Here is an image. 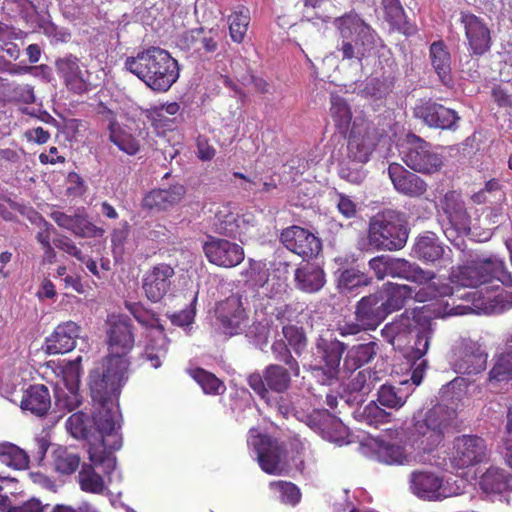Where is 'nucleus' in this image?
Wrapping results in <instances>:
<instances>
[{
	"mask_svg": "<svg viewBox=\"0 0 512 512\" xmlns=\"http://www.w3.org/2000/svg\"><path fill=\"white\" fill-rule=\"evenodd\" d=\"M438 222L446 238L457 246L464 236L474 237L472 218L460 194L450 191L445 194L438 211Z\"/></svg>",
	"mask_w": 512,
	"mask_h": 512,
	"instance_id": "11",
	"label": "nucleus"
},
{
	"mask_svg": "<svg viewBox=\"0 0 512 512\" xmlns=\"http://www.w3.org/2000/svg\"><path fill=\"white\" fill-rule=\"evenodd\" d=\"M415 293L411 286L393 282L383 284L381 289L376 292L381 296V302L387 315L402 309Z\"/></svg>",
	"mask_w": 512,
	"mask_h": 512,
	"instance_id": "35",
	"label": "nucleus"
},
{
	"mask_svg": "<svg viewBox=\"0 0 512 512\" xmlns=\"http://www.w3.org/2000/svg\"><path fill=\"white\" fill-rule=\"evenodd\" d=\"M51 407L49 390L44 385H32L24 393L21 408L36 416H43Z\"/></svg>",
	"mask_w": 512,
	"mask_h": 512,
	"instance_id": "40",
	"label": "nucleus"
},
{
	"mask_svg": "<svg viewBox=\"0 0 512 512\" xmlns=\"http://www.w3.org/2000/svg\"><path fill=\"white\" fill-rule=\"evenodd\" d=\"M124 68L157 93L167 92L180 76L178 61L168 51L155 46L127 57Z\"/></svg>",
	"mask_w": 512,
	"mask_h": 512,
	"instance_id": "4",
	"label": "nucleus"
},
{
	"mask_svg": "<svg viewBox=\"0 0 512 512\" xmlns=\"http://www.w3.org/2000/svg\"><path fill=\"white\" fill-rule=\"evenodd\" d=\"M411 492L422 500L437 501L460 493V487L432 471H414L409 477Z\"/></svg>",
	"mask_w": 512,
	"mask_h": 512,
	"instance_id": "14",
	"label": "nucleus"
},
{
	"mask_svg": "<svg viewBox=\"0 0 512 512\" xmlns=\"http://www.w3.org/2000/svg\"><path fill=\"white\" fill-rule=\"evenodd\" d=\"M339 30L337 51L342 60L356 59L361 63L376 45V35L371 27L354 12H349L334 21Z\"/></svg>",
	"mask_w": 512,
	"mask_h": 512,
	"instance_id": "7",
	"label": "nucleus"
},
{
	"mask_svg": "<svg viewBox=\"0 0 512 512\" xmlns=\"http://www.w3.org/2000/svg\"><path fill=\"white\" fill-rule=\"evenodd\" d=\"M408 239L404 216L394 210L377 213L369 221V243L380 250H399Z\"/></svg>",
	"mask_w": 512,
	"mask_h": 512,
	"instance_id": "8",
	"label": "nucleus"
},
{
	"mask_svg": "<svg viewBox=\"0 0 512 512\" xmlns=\"http://www.w3.org/2000/svg\"><path fill=\"white\" fill-rule=\"evenodd\" d=\"M247 444L251 455L268 474H281L287 469L286 450L282 443L256 429H250Z\"/></svg>",
	"mask_w": 512,
	"mask_h": 512,
	"instance_id": "12",
	"label": "nucleus"
},
{
	"mask_svg": "<svg viewBox=\"0 0 512 512\" xmlns=\"http://www.w3.org/2000/svg\"><path fill=\"white\" fill-rule=\"evenodd\" d=\"M460 23L464 28L468 48L472 55L481 56L490 50L491 33L482 18L470 12H461Z\"/></svg>",
	"mask_w": 512,
	"mask_h": 512,
	"instance_id": "26",
	"label": "nucleus"
},
{
	"mask_svg": "<svg viewBox=\"0 0 512 512\" xmlns=\"http://www.w3.org/2000/svg\"><path fill=\"white\" fill-rule=\"evenodd\" d=\"M185 194L186 188L182 184H174L167 189H154L144 196L142 206L150 210L165 211L178 204Z\"/></svg>",
	"mask_w": 512,
	"mask_h": 512,
	"instance_id": "34",
	"label": "nucleus"
},
{
	"mask_svg": "<svg viewBox=\"0 0 512 512\" xmlns=\"http://www.w3.org/2000/svg\"><path fill=\"white\" fill-rule=\"evenodd\" d=\"M169 341L162 330H153L148 335L142 359L150 364L152 368H159L168 353Z\"/></svg>",
	"mask_w": 512,
	"mask_h": 512,
	"instance_id": "41",
	"label": "nucleus"
},
{
	"mask_svg": "<svg viewBox=\"0 0 512 512\" xmlns=\"http://www.w3.org/2000/svg\"><path fill=\"white\" fill-rule=\"evenodd\" d=\"M176 271L168 263H158L147 269L141 278V288L145 297L158 303L168 295L174 286Z\"/></svg>",
	"mask_w": 512,
	"mask_h": 512,
	"instance_id": "22",
	"label": "nucleus"
},
{
	"mask_svg": "<svg viewBox=\"0 0 512 512\" xmlns=\"http://www.w3.org/2000/svg\"><path fill=\"white\" fill-rule=\"evenodd\" d=\"M368 265L378 280L392 277L422 286L415 293V300L418 302L454 296L453 288L437 278L433 271L424 270L417 263L404 258L380 255L370 259Z\"/></svg>",
	"mask_w": 512,
	"mask_h": 512,
	"instance_id": "3",
	"label": "nucleus"
},
{
	"mask_svg": "<svg viewBox=\"0 0 512 512\" xmlns=\"http://www.w3.org/2000/svg\"><path fill=\"white\" fill-rule=\"evenodd\" d=\"M80 363L81 357L68 362L63 369L62 379L55 386V405L61 411L71 412L82 403V397L79 393Z\"/></svg>",
	"mask_w": 512,
	"mask_h": 512,
	"instance_id": "19",
	"label": "nucleus"
},
{
	"mask_svg": "<svg viewBox=\"0 0 512 512\" xmlns=\"http://www.w3.org/2000/svg\"><path fill=\"white\" fill-rule=\"evenodd\" d=\"M215 317L219 329L227 336L242 334L248 328L249 316L240 294H232L220 301L215 308Z\"/></svg>",
	"mask_w": 512,
	"mask_h": 512,
	"instance_id": "16",
	"label": "nucleus"
},
{
	"mask_svg": "<svg viewBox=\"0 0 512 512\" xmlns=\"http://www.w3.org/2000/svg\"><path fill=\"white\" fill-rule=\"evenodd\" d=\"M50 217L59 227L80 237H101L104 234V230L90 222L80 210L73 215L55 210L50 213Z\"/></svg>",
	"mask_w": 512,
	"mask_h": 512,
	"instance_id": "30",
	"label": "nucleus"
},
{
	"mask_svg": "<svg viewBox=\"0 0 512 512\" xmlns=\"http://www.w3.org/2000/svg\"><path fill=\"white\" fill-rule=\"evenodd\" d=\"M330 116L339 133L346 134L349 130L352 112L344 98L339 95H331Z\"/></svg>",
	"mask_w": 512,
	"mask_h": 512,
	"instance_id": "46",
	"label": "nucleus"
},
{
	"mask_svg": "<svg viewBox=\"0 0 512 512\" xmlns=\"http://www.w3.org/2000/svg\"><path fill=\"white\" fill-rule=\"evenodd\" d=\"M180 49L190 53L197 54L200 57L209 53H214L218 48V43L211 31L203 28L192 29L183 33L177 42Z\"/></svg>",
	"mask_w": 512,
	"mask_h": 512,
	"instance_id": "32",
	"label": "nucleus"
},
{
	"mask_svg": "<svg viewBox=\"0 0 512 512\" xmlns=\"http://www.w3.org/2000/svg\"><path fill=\"white\" fill-rule=\"evenodd\" d=\"M228 23L231 39L237 43L242 42L250 23L249 9L242 5L237 6L228 17Z\"/></svg>",
	"mask_w": 512,
	"mask_h": 512,
	"instance_id": "50",
	"label": "nucleus"
},
{
	"mask_svg": "<svg viewBox=\"0 0 512 512\" xmlns=\"http://www.w3.org/2000/svg\"><path fill=\"white\" fill-rule=\"evenodd\" d=\"M412 332H415V341L408 357L409 360L419 363L427 353L434 334V327L430 321L420 322L415 316H410L405 312L393 322L386 324L381 330L382 336L391 344H394L397 339H405Z\"/></svg>",
	"mask_w": 512,
	"mask_h": 512,
	"instance_id": "9",
	"label": "nucleus"
},
{
	"mask_svg": "<svg viewBox=\"0 0 512 512\" xmlns=\"http://www.w3.org/2000/svg\"><path fill=\"white\" fill-rule=\"evenodd\" d=\"M425 368L426 360L419 363L413 362L410 379L401 381L398 386L383 384L378 391V403L387 408L400 409L412 394L413 386L416 387L421 384Z\"/></svg>",
	"mask_w": 512,
	"mask_h": 512,
	"instance_id": "20",
	"label": "nucleus"
},
{
	"mask_svg": "<svg viewBox=\"0 0 512 512\" xmlns=\"http://www.w3.org/2000/svg\"><path fill=\"white\" fill-rule=\"evenodd\" d=\"M501 454L507 465L512 468V407L507 409L505 436L503 438Z\"/></svg>",
	"mask_w": 512,
	"mask_h": 512,
	"instance_id": "61",
	"label": "nucleus"
},
{
	"mask_svg": "<svg viewBox=\"0 0 512 512\" xmlns=\"http://www.w3.org/2000/svg\"><path fill=\"white\" fill-rule=\"evenodd\" d=\"M56 73L68 91L82 95L94 88L91 73L86 65L73 54H66L55 61Z\"/></svg>",
	"mask_w": 512,
	"mask_h": 512,
	"instance_id": "18",
	"label": "nucleus"
},
{
	"mask_svg": "<svg viewBox=\"0 0 512 512\" xmlns=\"http://www.w3.org/2000/svg\"><path fill=\"white\" fill-rule=\"evenodd\" d=\"M294 280L296 288L304 293H316L326 283L324 270L309 262L299 265L294 272Z\"/></svg>",
	"mask_w": 512,
	"mask_h": 512,
	"instance_id": "36",
	"label": "nucleus"
},
{
	"mask_svg": "<svg viewBox=\"0 0 512 512\" xmlns=\"http://www.w3.org/2000/svg\"><path fill=\"white\" fill-rule=\"evenodd\" d=\"M378 373L370 369L359 371L349 382L348 388L352 392H359L363 395L368 394L379 381Z\"/></svg>",
	"mask_w": 512,
	"mask_h": 512,
	"instance_id": "57",
	"label": "nucleus"
},
{
	"mask_svg": "<svg viewBox=\"0 0 512 512\" xmlns=\"http://www.w3.org/2000/svg\"><path fill=\"white\" fill-rule=\"evenodd\" d=\"M80 331V326L73 321L59 324L45 339V352L49 355H56L73 350L80 336Z\"/></svg>",
	"mask_w": 512,
	"mask_h": 512,
	"instance_id": "28",
	"label": "nucleus"
},
{
	"mask_svg": "<svg viewBox=\"0 0 512 512\" xmlns=\"http://www.w3.org/2000/svg\"><path fill=\"white\" fill-rule=\"evenodd\" d=\"M280 240L288 250L304 259L316 257L322 249L320 239L300 226L294 225L284 229Z\"/></svg>",
	"mask_w": 512,
	"mask_h": 512,
	"instance_id": "24",
	"label": "nucleus"
},
{
	"mask_svg": "<svg viewBox=\"0 0 512 512\" xmlns=\"http://www.w3.org/2000/svg\"><path fill=\"white\" fill-rule=\"evenodd\" d=\"M263 294L268 298L264 307L265 314L277 319L285 318L288 305L285 302L286 285L280 281L268 280L263 286Z\"/></svg>",
	"mask_w": 512,
	"mask_h": 512,
	"instance_id": "38",
	"label": "nucleus"
},
{
	"mask_svg": "<svg viewBox=\"0 0 512 512\" xmlns=\"http://www.w3.org/2000/svg\"><path fill=\"white\" fill-rule=\"evenodd\" d=\"M105 390L101 398L91 391L95 403L92 420L84 412L74 413L67 419L66 429L74 438L88 442L90 461L110 470L115 466L113 452L122 446L121 414L118 406L119 394H113L108 388Z\"/></svg>",
	"mask_w": 512,
	"mask_h": 512,
	"instance_id": "1",
	"label": "nucleus"
},
{
	"mask_svg": "<svg viewBox=\"0 0 512 512\" xmlns=\"http://www.w3.org/2000/svg\"><path fill=\"white\" fill-rule=\"evenodd\" d=\"M393 88V81L389 78H372L369 80L366 86V90L369 94L376 98H382L387 95Z\"/></svg>",
	"mask_w": 512,
	"mask_h": 512,
	"instance_id": "62",
	"label": "nucleus"
},
{
	"mask_svg": "<svg viewBox=\"0 0 512 512\" xmlns=\"http://www.w3.org/2000/svg\"><path fill=\"white\" fill-rule=\"evenodd\" d=\"M402 160L412 170L424 174L437 172L443 164L442 155L414 134L407 136L406 146L402 150Z\"/></svg>",
	"mask_w": 512,
	"mask_h": 512,
	"instance_id": "15",
	"label": "nucleus"
},
{
	"mask_svg": "<svg viewBox=\"0 0 512 512\" xmlns=\"http://www.w3.org/2000/svg\"><path fill=\"white\" fill-rule=\"evenodd\" d=\"M0 462L15 470L28 468L29 456L25 450L11 442L0 443Z\"/></svg>",
	"mask_w": 512,
	"mask_h": 512,
	"instance_id": "47",
	"label": "nucleus"
},
{
	"mask_svg": "<svg viewBox=\"0 0 512 512\" xmlns=\"http://www.w3.org/2000/svg\"><path fill=\"white\" fill-rule=\"evenodd\" d=\"M291 371L279 364H269L262 374L252 373L248 376L249 387L270 408L288 417L293 413V406L286 392L291 386Z\"/></svg>",
	"mask_w": 512,
	"mask_h": 512,
	"instance_id": "6",
	"label": "nucleus"
},
{
	"mask_svg": "<svg viewBox=\"0 0 512 512\" xmlns=\"http://www.w3.org/2000/svg\"><path fill=\"white\" fill-rule=\"evenodd\" d=\"M271 352L275 360L282 362L293 374L298 377L300 374V366L295 357H293L291 350L285 339H276L271 345Z\"/></svg>",
	"mask_w": 512,
	"mask_h": 512,
	"instance_id": "54",
	"label": "nucleus"
},
{
	"mask_svg": "<svg viewBox=\"0 0 512 512\" xmlns=\"http://www.w3.org/2000/svg\"><path fill=\"white\" fill-rule=\"evenodd\" d=\"M189 373L205 394L220 395L226 390V386L219 378L202 368L191 369Z\"/></svg>",
	"mask_w": 512,
	"mask_h": 512,
	"instance_id": "52",
	"label": "nucleus"
},
{
	"mask_svg": "<svg viewBox=\"0 0 512 512\" xmlns=\"http://www.w3.org/2000/svg\"><path fill=\"white\" fill-rule=\"evenodd\" d=\"M315 349L314 363L308 369L319 383L330 385L339 378L347 345L336 337L320 336L315 343Z\"/></svg>",
	"mask_w": 512,
	"mask_h": 512,
	"instance_id": "10",
	"label": "nucleus"
},
{
	"mask_svg": "<svg viewBox=\"0 0 512 512\" xmlns=\"http://www.w3.org/2000/svg\"><path fill=\"white\" fill-rule=\"evenodd\" d=\"M487 455L484 439L476 435H462L454 439L449 461L452 467L464 469L485 461Z\"/></svg>",
	"mask_w": 512,
	"mask_h": 512,
	"instance_id": "21",
	"label": "nucleus"
},
{
	"mask_svg": "<svg viewBox=\"0 0 512 512\" xmlns=\"http://www.w3.org/2000/svg\"><path fill=\"white\" fill-rule=\"evenodd\" d=\"M479 485L486 494H502L512 491V476L504 469L490 467L481 476Z\"/></svg>",
	"mask_w": 512,
	"mask_h": 512,
	"instance_id": "43",
	"label": "nucleus"
},
{
	"mask_svg": "<svg viewBox=\"0 0 512 512\" xmlns=\"http://www.w3.org/2000/svg\"><path fill=\"white\" fill-rule=\"evenodd\" d=\"M378 141L377 129L369 121L355 118L348 136L347 157L352 162H368Z\"/></svg>",
	"mask_w": 512,
	"mask_h": 512,
	"instance_id": "17",
	"label": "nucleus"
},
{
	"mask_svg": "<svg viewBox=\"0 0 512 512\" xmlns=\"http://www.w3.org/2000/svg\"><path fill=\"white\" fill-rule=\"evenodd\" d=\"M487 360L488 352L482 343L463 338L455 345L450 364L455 373L474 376L485 371Z\"/></svg>",
	"mask_w": 512,
	"mask_h": 512,
	"instance_id": "13",
	"label": "nucleus"
},
{
	"mask_svg": "<svg viewBox=\"0 0 512 512\" xmlns=\"http://www.w3.org/2000/svg\"><path fill=\"white\" fill-rule=\"evenodd\" d=\"M487 381L490 385H499L512 381V348H505L492 358V366L488 372Z\"/></svg>",
	"mask_w": 512,
	"mask_h": 512,
	"instance_id": "42",
	"label": "nucleus"
},
{
	"mask_svg": "<svg viewBox=\"0 0 512 512\" xmlns=\"http://www.w3.org/2000/svg\"><path fill=\"white\" fill-rule=\"evenodd\" d=\"M374 454L379 462L388 465H403L408 462V455L405 449L398 444L376 442Z\"/></svg>",
	"mask_w": 512,
	"mask_h": 512,
	"instance_id": "49",
	"label": "nucleus"
},
{
	"mask_svg": "<svg viewBox=\"0 0 512 512\" xmlns=\"http://www.w3.org/2000/svg\"><path fill=\"white\" fill-rule=\"evenodd\" d=\"M282 335L293 352L297 356H301L307 348V337L304 329L296 325H284Z\"/></svg>",
	"mask_w": 512,
	"mask_h": 512,
	"instance_id": "56",
	"label": "nucleus"
},
{
	"mask_svg": "<svg viewBox=\"0 0 512 512\" xmlns=\"http://www.w3.org/2000/svg\"><path fill=\"white\" fill-rule=\"evenodd\" d=\"M370 283L371 278L367 274L354 268L342 271L338 278V286L342 290L349 292H352L360 287H366Z\"/></svg>",
	"mask_w": 512,
	"mask_h": 512,
	"instance_id": "55",
	"label": "nucleus"
},
{
	"mask_svg": "<svg viewBox=\"0 0 512 512\" xmlns=\"http://www.w3.org/2000/svg\"><path fill=\"white\" fill-rule=\"evenodd\" d=\"M109 138L121 151L128 155H135L140 148L139 141L128 131L121 128L116 121L109 124Z\"/></svg>",
	"mask_w": 512,
	"mask_h": 512,
	"instance_id": "48",
	"label": "nucleus"
},
{
	"mask_svg": "<svg viewBox=\"0 0 512 512\" xmlns=\"http://www.w3.org/2000/svg\"><path fill=\"white\" fill-rule=\"evenodd\" d=\"M358 164L357 162H342L338 171L340 178L352 184H361L366 178V172Z\"/></svg>",
	"mask_w": 512,
	"mask_h": 512,
	"instance_id": "59",
	"label": "nucleus"
},
{
	"mask_svg": "<svg viewBox=\"0 0 512 512\" xmlns=\"http://www.w3.org/2000/svg\"><path fill=\"white\" fill-rule=\"evenodd\" d=\"M50 506L43 505L40 500L32 498L21 505L12 506L6 512H49Z\"/></svg>",
	"mask_w": 512,
	"mask_h": 512,
	"instance_id": "64",
	"label": "nucleus"
},
{
	"mask_svg": "<svg viewBox=\"0 0 512 512\" xmlns=\"http://www.w3.org/2000/svg\"><path fill=\"white\" fill-rule=\"evenodd\" d=\"M354 316L367 329L374 331L388 316L376 292L362 297L355 305Z\"/></svg>",
	"mask_w": 512,
	"mask_h": 512,
	"instance_id": "29",
	"label": "nucleus"
},
{
	"mask_svg": "<svg viewBox=\"0 0 512 512\" xmlns=\"http://www.w3.org/2000/svg\"><path fill=\"white\" fill-rule=\"evenodd\" d=\"M55 469L61 474H72L80 465V456L73 450L58 446L53 451Z\"/></svg>",
	"mask_w": 512,
	"mask_h": 512,
	"instance_id": "51",
	"label": "nucleus"
},
{
	"mask_svg": "<svg viewBox=\"0 0 512 512\" xmlns=\"http://www.w3.org/2000/svg\"><path fill=\"white\" fill-rule=\"evenodd\" d=\"M337 209L347 219L353 218L357 214L356 203L343 193H337Z\"/></svg>",
	"mask_w": 512,
	"mask_h": 512,
	"instance_id": "63",
	"label": "nucleus"
},
{
	"mask_svg": "<svg viewBox=\"0 0 512 512\" xmlns=\"http://www.w3.org/2000/svg\"><path fill=\"white\" fill-rule=\"evenodd\" d=\"M269 486L281 503L295 506L300 502V489L292 482L273 481L270 482Z\"/></svg>",
	"mask_w": 512,
	"mask_h": 512,
	"instance_id": "53",
	"label": "nucleus"
},
{
	"mask_svg": "<svg viewBox=\"0 0 512 512\" xmlns=\"http://www.w3.org/2000/svg\"><path fill=\"white\" fill-rule=\"evenodd\" d=\"M459 425L458 414L454 408L436 404L414 416L410 440L416 448L431 452L439 447L445 436L452 433Z\"/></svg>",
	"mask_w": 512,
	"mask_h": 512,
	"instance_id": "5",
	"label": "nucleus"
},
{
	"mask_svg": "<svg viewBox=\"0 0 512 512\" xmlns=\"http://www.w3.org/2000/svg\"><path fill=\"white\" fill-rule=\"evenodd\" d=\"M446 249L433 232L420 235L413 246V254L424 262H435L445 257Z\"/></svg>",
	"mask_w": 512,
	"mask_h": 512,
	"instance_id": "39",
	"label": "nucleus"
},
{
	"mask_svg": "<svg viewBox=\"0 0 512 512\" xmlns=\"http://www.w3.org/2000/svg\"><path fill=\"white\" fill-rule=\"evenodd\" d=\"M108 345L109 356L102 370H94L90 374V387L96 397H103L105 389L113 394H120L128 376L129 361L127 354L134 346V336L127 317H113L109 321Z\"/></svg>",
	"mask_w": 512,
	"mask_h": 512,
	"instance_id": "2",
	"label": "nucleus"
},
{
	"mask_svg": "<svg viewBox=\"0 0 512 512\" xmlns=\"http://www.w3.org/2000/svg\"><path fill=\"white\" fill-rule=\"evenodd\" d=\"M414 114L429 127L446 130H456L460 120L455 110L431 101L418 105L414 109Z\"/></svg>",
	"mask_w": 512,
	"mask_h": 512,
	"instance_id": "27",
	"label": "nucleus"
},
{
	"mask_svg": "<svg viewBox=\"0 0 512 512\" xmlns=\"http://www.w3.org/2000/svg\"><path fill=\"white\" fill-rule=\"evenodd\" d=\"M334 331L343 338H347L350 336H356L361 332H366L367 329L362 325L361 322L357 319L356 316L354 318H344L338 321L335 324Z\"/></svg>",
	"mask_w": 512,
	"mask_h": 512,
	"instance_id": "60",
	"label": "nucleus"
},
{
	"mask_svg": "<svg viewBox=\"0 0 512 512\" xmlns=\"http://www.w3.org/2000/svg\"><path fill=\"white\" fill-rule=\"evenodd\" d=\"M360 417L361 420L367 425L377 428L380 425L390 421L391 413L386 412L375 402H370L364 407Z\"/></svg>",
	"mask_w": 512,
	"mask_h": 512,
	"instance_id": "58",
	"label": "nucleus"
},
{
	"mask_svg": "<svg viewBox=\"0 0 512 512\" xmlns=\"http://www.w3.org/2000/svg\"><path fill=\"white\" fill-rule=\"evenodd\" d=\"M255 223V216L252 213L239 214L230 205H222L214 211L212 228L218 234L239 238L242 241V237L254 227Z\"/></svg>",
	"mask_w": 512,
	"mask_h": 512,
	"instance_id": "23",
	"label": "nucleus"
},
{
	"mask_svg": "<svg viewBox=\"0 0 512 512\" xmlns=\"http://www.w3.org/2000/svg\"><path fill=\"white\" fill-rule=\"evenodd\" d=\"M305 423L311 429L320 433L324 439L329 441H337L330 434V429L338 430L342 428V423L331 416L328 410H313L310 414L305 416Z\"/></svg>",
	"mask_w": 512,
	"mask_h": 512,
	"instance_id": "45",
	"label": "nucleus"
},
{
	"mask_svg": "<svg viewBox=\"0 0 512 512\" xmlns=\"http://www.w3.org/2000/svg\"><path fill=\"white\" fill-rule=\"evenodd\" d=\"M380 350V344L375 337L369 336L363 343L347 347L343 360V371L352 373L365 364L370 363Z\"/></svg>",
	"mask_w": 512,
	"mask_h": 512,
	"instance_id": "33",
	"label": "nucleus"
},
{
	"mask_svg": "<svg viewBox=\"0 0 512 512\" xmlns=\"http://www.w3.org/2000/svg\"><path fill=\"white\" fill-rule=\"evenodd\" d=\"M388 175L396 191L401 194L418 197L427 190V184L422 178L398 163H391L389 165Z\"/></svg>",
	"mask_w": 512,
	"mask_h": 512,
	"instance_id": "31",
	"label": "nucleus"
},
{
	"mask_svg": "<svg viewBox=\"0 0 512 512\" xmlns=\"http://www.w3.org/2000/svg\"><path fill=\"white\" fill-rule=\"evenodd\" d=\"M203 251L208 261L216 266L232 268L244 260V250L237 243L209 237L203 244Z\"/></svg>",
	"mask_w": 512,
	"mask_h": 512,
	"instance_id": "25",
	"label": "nucleus"
},
{
	"mask_svg": "<svg viewBox=\"0 0 512 512\" xmlns=\"http://www.w3.org/2000/svg\"><path fill=\"white\" fill-rule=\"evenodd\" d=\"M430 60L439 80L446 86L452 82L451 55L442 41H435L430 46Z\"/></svg>",
	"mask_w": 512,
	"mask_h": 512,
	"instance_id": "44",
	"label": "nucleus"
},
{
	"mask_svg": "<svg viewBox=\"0 0 512 512\" xmlns=\"http://www.w3.org/2000/svg\"><path fill=\"white\" fill-rule=\"evenodd\" d=\"M90 462L91 464L84 463L79 471L78 482L80 488L85 492L101 494L106 490V482L96 469L101 470L108 476L109 481H112L116 465L112 469L107 470L103 466H96L92 461Z\"/></svg>",
	"mask_w": 512,
	"mask_h": 512,
	"instance_id": "37",
	"label": "nucleus"
}]
</instances>
